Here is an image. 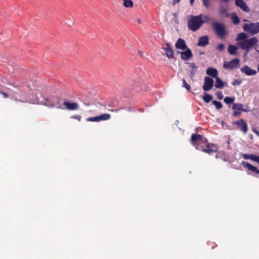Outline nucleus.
<instances>
[{
	"mask_svg": "<svg viewBox=\"0 0 259 259\" xmlns=\"http://www.w3.org/2000/svg\"><path fill=\"white\" fill-rule=\"evenodd\" d=\"M227 12L226 9H225L224 8H221L220 10H219V13L220 14H225Z\"/></svg>",
	"mask_w": 259,
	"mask_h": 259,
	"instance_id": "nucleus-38",
	"label": "nucleus"
},
{
	"mask_svg": "<svg viewBox=\"0 0 259 259\" xmlns=\"http://www.w3.org/2000/svg\"><path fill=\"white\" fill-rule=\"evenodd\" d=\"M205 147H204L203 146H202L201 149L200 150L203 151L205 153H211V152H215L217 151L215 148L216 147L213 146V144L210 143H206Z\"/></svg>",
	"mask_w": 259,
	"mask_h": 259,
	"instance_id": "nucleus-14",
	"label": "nucleus"
},
{
	"mask_svg": "<svg viewBox=\"0 0 259 259\" xmlns=\"http://www.w3.org/2000/svg\"><path fill=\"white\" fill-rule=\"evenodd\" d=\"M212 99V96L207 93H205V95L203 97V100L206 103H208Z\"/></svg>",
	"mask_w": 259,
	"mask_h": 259,
	"instance_id": "nucleus-27",
	"label": "nucleus"
},
{
	"mask_svg": "<svg viewBox=\"0 0 259 259\" xmlns=\"http://www.w3.org/2000/svg\"><path fill=\"white\" fill-rule=\"evenodd\" d=\"M180 1L181 0H174L173 3H172L173 5H174L176 4V3H179L180 2Z\"/></svg>",
	"mask_w": 259,
	"mask_h": 259,
	"instance_id": "nucleus-44",
	"label": "nucleus"
},
{
	"mask_svg": "<svg viewBox=\"0 0 259 259\" xmlns=\"http://www.w3.org/2000/svg\"><path fill=\"white\" fill-rule=\"evenodd\" d=\"M213 31L221 39L226 38L228 33L224 24L218 22H214L212 24Z\"/></svg>",
	"mask_w": 259,
	"mask_h": 259,
	"instance_id": "nucleus-2",
	"label": "nucleus"
},
{
	"mask_svg": "<svg viewBox=\"0 0 259 259\" xmlns=\"http://www.w3.org/2000/svg\"><path fill=\"white\" fill-rule=\"evenodd\" d=\"M212 104L215 106V108L218 110L221 109L223 107V105L221 102L213 100L212 101Z\"/></svg>",
	"mask_w": 259,
	"mask_h": 259,
	"instance_id": "nucleus-28",
	"label": "nucleus"
},
{
	"mask_svg": "<svg viewBox=\"0 0 259 259\" xmlns=\"http://www.w3.org/2000/svg\"><path fill=\"white\" fill-rule=\"evenodd\" d=\"M111 118V115L109 114L105 113L101 114L99 116L96 117H91L87 118L86 120L88 121L98 122L102 120H107Z\"/></svg>",
	"mask_w": 259,
	"mask_h": 259,
	"instance_id": "nucleus-7",
	"label": "nucleus"
},
{
	"mask_svg": "<svg viewBox=\"0 0 259 259\" xmlns=\"http://www.w3.org/2000/svg\"><path fill=\"white\" fill-rule=\"evenodd\" d=\"M234 124L237 126V127L244 134H246L248 131L247 123L243 119H241L234 122Z\"/></svg>",
	"mask_w": 259,
	"mask_h": 259,
	"instance_id": "nucleus-10",
	"label": "nucleus"
},
{
	"mask_svg": "<svg viewBox=\"0 0 259 259\" xmlns=\"http://www.w3.org/2000/svg\"><path fill=\"white\" fill-rule=\"evenodd\" d=\"M63 104L69 110H76L79 108L78 104L77 103L64 102Z\"/></svg>",
	"mask_w": 259,
	"mask_h": 259,
	"instance_id": "nucleus-19",
	"label": "nucleus"
},
{
	"mask_svg": "<svg viewBox=\"0 0 259 259\" xmlns=\"http://www.w3.org/2000/svg\"><path fill=\"white\" fill-rule=\"evenodd\" d=\"M203 5L206 7L208 8L210 6V3L209 0H202Z\"/></svg>",
	"mask_w": 259,
	"mask_h": 259,
	"instance_id": "nucleus-35",
	"label": "nucleus"
},
{
	"mask_svg": "<svg viewBox=\"0 0 259 259\" xmlns=\"http://www.w3.org/2000/svg\"><path fill=\"white\" fill-rule=\"evenodd\" d=\"M253 161H254L259 164V156L255 155L254 157H253Z\"/></svg>",
	"mask_w": 259,
	"mask_h": 259,
	"instance_id": "nucleus-39",
	"label": "nucleus"
},
{
	"mask_svg": "<svg viewBox=\"0 0 259 259\" xmlns=\"http://www.w3.org/2000/svg\"><path fill=\"white\" fill-rule=\"evenodd\" d=\"M253 161H254L259 164V156L255 155L254 157H253Z\"/></svg>",
	"mask_w": 259,
	"mask_h": 259,
	"instance_id": "nucleus-40",
	"label": "nucleus"
},
{
	"mask_svg": "<svg viewBox=\"0 0 259 259\" xmlns=\"http://www.w3.org/2000/svg\"><path fill=\"white\" fill-rule=\"evenodd\" d=\"M182 82H183V87L186 88L188 91H190L191 90V87L188 84V83L186 82V80L184 78L182 79Z\"/></svg>",
	"mask_w": 259,
	"mask_h": 259,
	"instance_id": "nucleus-30",
	"label": "nucleus"
},
{
	"mask_svg": "<svg viewBox=\"0 0 259 259\" xmlns=\"http://www.w3.org/2000/svg\"><path fill=\"white\" fill-rule=\"evenodd\" d=\"M217 49L220 52H222L225 49V46L223 44H220L217 46Z\"/></svg>",
	"mask_w": 259,
	"mask_h": 259,
	"instance_id": "nucleus-33",
	"label": "nucleus"
},
{
	"mask_svg": "<svg viewBox=\"0 0 259 259\" xmlns=\"http://www.w3.org/2000/svg\"><path fill=\"white\" fill-rule=\"evenodd\" d=\"M202 14L198 16L191 15L190 18L188 21V28L192 31L198 30L204 23V21L202 19Z\"/></svg>",
	"mask_w": 259,
	"mask_h": 259,
	"instance_id": "nucleus-1",
	"label": "nucleus"
},
{
	"mask_svg": "<svg viewBox=\"0 0 259 259\" xmlns=\"http://www.w3.org/2000/svg\"><path fill=\"white\" fill-rule=\"evenodd\" d=\"M178 53L180 54L181 59L185 61L191 59L193 56L191 50L189 48L183 52H178Z\"/></svg>",
	"mask_w": 259,
	"mask_h": 259,
	"instance_id": "nucleus-8",
	"label": "nucleus"
},
{
	"mask_svg": "<svg viewBox=\"0 0 259 259\" xmlns=\"http://www.w3.org/2000/svg\"><path fill=\"white\" fill-rule=\"evenodd\" d=\"M26 102H28L33 104H37L39 103V99L38 97H36L35 98H33L30 99L29 101H26Z\"/></svg>",
	"mask_w": 259,
	"mask_h": 259,
	"instance_id": "nucleus-32",
	"label": "nucleus"
},
{
	"mask_svg": "<svg viewBox=\"0 0 259 259\" xmlns=\"http://www.w3.org/2000/svg\"><path fill=\"white\" fill-rule=\"evenodd\" d=\"M213 79L208 76H205L204 79V84L203 85V90L204 91H208L210 90L213 86Z\"/></svg>",
	"mask_w": 259,
	"mask_h": 259,
	"instance_id": "nucleus-9",
	"label": "nucleus"
},
{
	"mask_svg": "<svg viewBox=\"0 0 259 259\" xmlns=\"http://www.w3.org/2000/svg\"><path fill=\"white\" fill-rule=\"evenodd\" d=\"M71 118L75 119L78 120V121H80L81 119V116L79 115H73L71 116Z\"/></svg>",
	"mask_w": 259,
	"mask_h": 259,
	"instance_id": "nucleus-37",
	"label": "nucleus"
},
{
	"mask_svg": "<svg viewBox=\"0 0 259 259\" xmlns=\"http://www.w3.org/2000/svg\"><path fill=\"white\" fill-rule=\"evenodd\" d=\"M239 62L240 60L239 59L235 58L229 62H225L224 64V67L231 69L237 68L239 65Z\"/></svg>",
	"mask_w": 259,
	"mask_h": 259,
	"instance_id": "nucleus-11",
	"label": "nucleus"
},
{
	"mask_svg": "<svg viewBox=\"0 0 259 259\" xmlns=\"http://www.w3.org/2000/svg\"><path fill=\"white\" fill-rule=\"evenodd\" d=\"M186 64H188L189 67L191 68L190 71V77L191 79H193L197 70V66L194 62H187Z\"/></svg>",
	"mask_w": 259,
	"mask_h": 259,
	"instance_id": "nucleus-18",
	"label": "nucleus"
},
{
	"mask_svg": "<svg viewBox=\"0 0 259 259\" xmlns=\"http://www.w3.org/2000/svg\"><path fill=\"white\" fill-rule=\"evenodd\" d=\"M248 37V35L244 32L239 33L237 34V37L236 38V40L237 41L239 40H244L245 39H246V38Z\"/></svg>",
	"mask_w": 259,
	"mask_h": 259,
	"instance_id": "nucleus-24",
	"label": "nucleus"
},
{
	"mask_svg": "<svg viewBox=\"0 0 259 259\" xmlns=\"http://www.w3.org/2000/svg\"><path fill=\"white\" fill-rule=\"evenodd\" d=\"M123 5L125 8H133L134 6L133 2L132 0H123Z\"/></svg>",
	"mask_w": 259,
	"mask_h": 259,
	"instance_id": "nucleus-26",
	"label": "nucleus"
},
{
	"mask_svg": "<svg viewBox=\"0 0 259 259\" xmlns=\"http://www.w3.org/2000/svg\"><path fill=\"white\" fill-rule=\"evenodd\" d=\"M258 42L256 37L245 39L238 43V45L242 50H245L248 53L250 49L253 47Z\"/></svg>",
	"mask_w": 259,
	"mask_h": 259,
	"instance_id": "nucleus-4",
	"label": "nucleus"
},
{
	"mask_svg": "<svg viewBox=\"0 0 259 259\" xmlns=\"http://www.w3.org/2000/svg\"><path fill=\"white\" fill-rule=\"evenodd\" d=\"M237 48L236 46L230 45L229 46L228 51L230 55H235L237 54Z\"/></svg>",
	"mask_w": 259,
	"mask_h": 259,
	"instance_id": "nucleus-23",
	"label": "nucleus"
},
{
	"mask_svg": "<svg viewBox=\"0 0 259 259\" xmlns=\"http://www.w3.org/2000/svg\"><path fill=\"white\" fill-rule=\"evenodd\" d=\"M255 155L254 154H243L242 155V157L245 159H250L252 160H253V157H254Z\"/></svg>",
	"mask_w": 259,
	"mask_h": 259,
	"instance_id": "nucleus-29",
	"label": "nucleus"
},
{
	"mask_svg": "<svg viewBox=\"0 0 259 259\" xmlns=\"http://www.w3.org/2000/svg\"><path fill=\"white\" fill-rule=\"evenodd\" d=\"M232 20L235 24H238L240 22V19L237 15L235 14L234 16H232Z\"/></svg>",
	"mask_w": 259,
	"mask_h": 259,
	"instance_id": "nucleus-31",
	"label": "nucleus"
},
{
	"mask_svg": "<svg viewBox=\"0 0 259 259\" xmlns=\"http://www.w3.org/2000/svg\"><path fill=\"white\" fill-rule=\"evenodd\" d=\"M203 18L204 19H205V21H204V23L206 22H207L209 21V16L208 15H205L203 16Z\"/></svg>",
	"mask_w": 259,
	"mask_h": 259,
	"instance_id": "nucleus-41",
	"label": "nucleus"
},
{
	"mask_svg": "<svg viewBox=\"0 0 259 259\" xmlns=\"http://www.w3.org/2000/svg\"><path fill=\"white\" fill-rule=\"evenodd\" d=\"M237 83H238V84H240V81H238L237 80H235L234 81V82H233V85H235V84H236V83H237Z\"/></svg>",
	"mask_w": 259,
	"mask_h": 259,
	"instance_id": "nucleus-43",
	"label": "nucleus"
},
{
	"mask_svg": "<svg viewBox=\"0 0 259 259\" xmlns=\"http://www.w3.org/2000/svg\"><path fill=\"white\" fill-rule=\"evenodd\" d=\"M243 29L245 31L248 32L251 35H254L259 33V23H245L243 25Z\"/></svg>",
	"mask_w": 259,
	"mask_h": 259,
	"instance_id": "nucleus-5",
	"label": "nucleus"
},
{
	"mask_svg": "<svg viewBox=\"0 0 259 259\" xmlns=\"http://www.w3.org/2000/svg\"><path fill=\"white\" fill-rule=\"evenodd\" d=\"M241 71L248 76L254 75L257 73L255 70L251 69L249 67H248L247 65L243 66L241 68Z\"/></svg>",
	"mask_w": 259,
	"mask_h": 259,
	"instance_id": "nucleus-13",
	"label": "nucleus"
},
{
	"mask_svg": "<svg viewBox=\"0 0 259 259\" xmlns=\"http://www.w3.org/2000/svg\"><path fill=\"white\" fill-rule=\"evenodd\" d=\"M217 96V97L219 99V100H222L223 99V97H224V95L222 93V92L221 91H218L217 94H216Z\"/></svg>",
	"mask_w": 259,
	"mask_h": 259,
	"instance_id": "nucleus-34",
	"label": "nucleus"
},
{
	"mask_svg": "<svg viewBox=\"0 0 259 259\" xmlns=\"http://www.w3.org/2000/svg\"><path fill=\"white\" fill-rule=\"evenodd\" d=\"M215 78V87L217 89H222L224 87V83L223 82L222 79L217 77Z\"/></svg>",
	"mask_w": 259,
	"mask_h": 259,
	"instance_id": "nucleus-22",
	"label": "nucleus"
},
{
	"mask_svg": "<svg viewBox=\"0 0 259 259\" xmlns=\"http://www.w3.org/2000/svg\"><path fill=\"white\" fill-rule=\"evenodd\" d=\"M166 47L163 48V50L165 51V55L168 58H174V51L172 48L170 47L169 43H166Z\"/></svg>",
	"mask_w": 259,
	"mask_h": 259,
	"instance_id": "nucleus-15",
	"label": "nucleus"
},
{
	"mask_svg": "<svg viewBox=\"0 0 259 259\" xmlns=\"http://www.w3.org/2000/svg\"><path fill=\"white\" fill-rule=\"evenodd\" d=\"M206 73L213 78L218 77V71L217 69L212 67H208L206 71Z\"/></svg>",
	"mask_w": 259,
	"mask_h": 259,
	"instance_id": "nucleus-21",
	"label": "nucleus"
},
{
	"mask_svg": "<svg viewBox=\"0 0 259 259\" xmlns=\"http://www.w3.org/2000/svg\"><path fill=\"white\" fill-rule=\"evenodd\" d=\"M244 106L241 103H234L232 106V109L234 110L233 115L235 117H239L241 114V112H247L249 110L247 108H244Z\"/></svg>",
	"mask_w": 259,
	"mask_h": 259,
	"instance_id": "nucleus-6",
	"label": "nucleus"
},
{
	"mask_svg": "<svg viewBox=\"0 0 259 259\" xmlns=\"http://www.w3.org/2000/svg\"><path fill=\"white\" fill-rule=\"evenodd\" d=\"M242 164L244 167L247 168L249 170L259 174V169H258L256 167L252 165L248 162L243 161Z\"/></svg>",
	"mask_w": 259,
	"mask_h": 259,
	"instance_id": "nucleus-20",
	"label": "nucleus"
},
{
	"mask_svg": "<svg viewBox=\"0 0 259 259\" xmlns=\"http://www.w3.org/2000/svg\"><path fill=\"white\" fill-rule=\"evenodd\" d=\"M235 99V98L234 97H226L224 99V101L227 104L230 105L234 103Z\"/></svg>",
	"mask_w": 259,
	"mask_h": 259,
	"instance_id": "nucleus-25",
	"label": "nucleus"
},
{
	"mask_svg": "<svg viewBox=\"0 0 259 259\" xmlns=\"http://www.w3.org/2000/svg\"><path fill=\"white\" fill-rule=\"evenodd\" d=\"M252 131L253 132H254L257 136L259 137V127L258 128H255V127L253 126L252 127Z\"/></svg>",
	"mask_w": 259,
	"mask_h": 259,
	"instance_id": "nucleus-36",
	"label": "nucleus"
},
{
	"mask_svg": "<svg viewBox=\"0 0 259 259\" xmlns=\"http://www.w3.org/2000/svg\"><path fill=\"white\" fill-rule=\"evenodd\" d=\"M209 44V38L208 36L204 35L203 36H201L198 40V42L197 43L198 46L200 47H205Z\"/></svg>",
	"mask_w": 259,
	"mask_h": 259,
	"instance_id": "nucleus-17",
	"label": "nucleus"
},
{
	"mask_svg": "<svg viewBox=\"0 0 259 259\" xmlns=\"http://www.w3.org/2000/svg\"><path fill=\"white\" fill-rule=\"evenodd\" d=\"M0 93L3 95L4 98H8L9 96L8 94H7L5 92H2L1 91H0Z\"/></svg>",
	"mask_w": 259,
	"mask_h": 259,
	"instance_id": "nucleus-42",
	"label": "nucleus"
},
{
	"mask_svg": "<svg viewBox=\"0 0 259 259\" xmlns=\"http://www.w3.org/2000/svg\"><path fill=\"white\" fill-rule=\"evenodd\" d=\"M175 47L177 49L182 50V51H184L185 49L188 48L186 44L185 40L181 38H179L177 40L175 44Z\"/></svg>",
	"mask_w": 259,
	"mask_h": 259,
	"instance_id": "nucleus-16",
	"label": "nucleus"
},
{
	"mask_svg": "<svg viewBox=\"0 0 259 259\" xmlns=\"http://www.w3.org/2000/svg\"><path fill=\"white\" fill-rule=\"evenodd\" d=\"M195 0H190V3L191 6H193L194 4Z\"/></svg>",
	"mask_w": 259,
	"mask_h": 259,
	"instance_id": "nucleus-45",
	"label": "nucleus"
},
{
	"mask_svg": "<svg viewBox=\"0 0 259 259\" xmlns=\"http://www.w3.org/2000/svg\"><path fill=\"white\" fill-rule=\"evenodd\" d=\"M257 70L259 72V65H258V68H257Z\"/></svg>",
	"mask_w": 259,
	"mask_h": 259,
	"instance_id": "nucleus-46",
	"label": "nucleus"
},
{
	"mask_svg": "<svg viewBox=\"0 0 259 259\" xmlns=\"http://www.w3.org/2000/svg\"><path fill=\"white\" fill-rule=\"evenodd\" d=\"M223 1L227 3L229 0H223ZM235 5L245 12H248L250 11L249 7L243 0H236Z\"/></svg>",
	"mask_w": 259,
	"mask_h": 259,
	"instance_id": "nucleus-12",
	"label": "nucleus"
},
{
	"mask_svg": "<svg viewBox=\"0 0 259 259\" xmlns=\"http://www.w3.org/2000/svg\"><path fill=\"white\" fill-rule=\"evenodd\" d=\"M207 139L203 136L198 134H192L191 137L190 142L197 150L201 149V144L207 143Z\"/></svg>",
	"mask_w": 259,
	"mask_h": 259,
	"instance_id": "nucleus-3",
	"label": "nucleus"
}]
</instances>
